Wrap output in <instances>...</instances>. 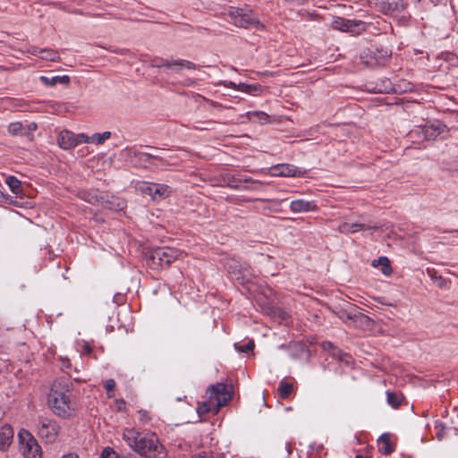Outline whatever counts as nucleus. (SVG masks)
Instances as JSON below:
<instances>
[{
  "label": "nucleus",
  "instance_id": "1",
  "mask_svg": "<svg viewBox=\"0 0 458 458\" xmlns=\"http://www.w3.org/2000/svg\"><path fill=\"white\" fill-rule=\"evenodd\" d=\"M123 438L132 450L146 458H165L166 455L164 446L154 434H142L134 428H125Z\"/></svg>",
  "mask_w": 458,
  "mask_h": 458
},
{
  "label": "nucleus",
  "instance_id": "2",
  "mask_svg": "<svg viewBox=\"0 0 458 458\" xmlns=\"http://www.w3.org/2000/svg\"><path fill=\"white\" fill-rule=\"evenodd\" d=\"M70 385L65 378L56 379L51 387L47 403L53 412L64 419L74 415L76 407L71 399Z\"/></svg>",
  "mask_w": 458,
  "mask_h": 458
},
{
  "label": "nucleus",
  "instance_id": "3",
  "mask_svg": "<svg viewBox=\"0 0 458 458\" xmlns=\"http://www.w3.org/2000/svg\"><path fill=\"white\" fill-rule=\"evenodd\" d=\"M207 396L208 400L199 403L197 408L199 417L210 411L216 414L221 407L226 405L232 399V393L227 390V386L225 383H217L208 387Z\"/></svg>",
  "mask_w": 458,
  "mask_h": 458
},
{
  "label": "nucleus",
  "instance_id": "4",
  "mask_svg": "<svg viewBox=\"0 0 458 458\" xmlns=\"http://www.w3.org/2000/svg\"><path fill=\"white\" fill-rule=\"evenodd\" d=\"M181 255V251L172 247H158L153 250L149 255L150 266L153 267H168L177 259Z\"/></svg>",
  "mask_w": 458,
  "mask_h": 458
},
{
  "label": "nucleus",
  "instance_id": "5",
  "mask_svg": "<svg viewBox=\"0 0 458 458\" xmlns=\"http://www.w3.org/2000/svg\"><path fill=\"white\" fill-rule=\"evenodd\" d=\"M230 21L237 27L257 28L259 21L251 10L230 7L228 11Z\"/></svg>",
  "mask_w": 458,
  "mask_h": 458
},
{
  "label": "nucleus",
  "instance_id": "6",
  "mask_svg": "<svg viewBox=\"0 0 458 458\" xmlns=\"http://www.w3.org/2000/svg\"><path fill=\"white\" fill-rule=\"evenodd\" d=\"M20 450L25 458H41V447L34 437L27 430L19 432Z\"/></svg>",
  "mask_w": 458,
  "mask_h": 458
},
{
  "label": "nucleus",
  "instance_id": "7",
  "mask_svg": "<svg viewBox=\"0 0 458 458\" xmlns=\"http://www.w3.org/2000/svg\"><path fill=\"white\" fill-rule=\"evenodd\" d=\"M58 423L47 417H38L37 422V433L39 437L45 439L47 442H54L60 431Z\"/></svg>",
  "mask_w": 458,
  "mask_h": 458
},
{
  "label": "nucleus",
  "instance_id": "8",
  "mask_svg": "<svg viewBox=\"0 0 458 458\" xmlns=\"http://www.w3.org/2000/svg\"><path fill=\"white\" fill-rule=\"evenodd\" d=\"M332 27L341 31L360 34L366 30V23L362 21L349 20L342 17H336L332 21Z\"/></svg>",
  "mask_w": 458,
  "mask_h": 458
},
{
  "label": "nucleus",
  "instance_id": "9",
  "mask_svg": "<svg viewBox=\"0 0 458 458\" xmlns=\"http://www.w3.org/2000/svg\"><path fill=\"white\" fill-rule=\"evenodd\" d=\"M127 156L129 157H137L140 161L147 162L152 165L158 166L157 164L154 163V161H158L160 163L161 166H166L173 165L171 162L167 160L168 157H171L170 156L165 155V151L162 150L161 155H154L150 153H143V152H138L134 148H127L126 149Z\"/></svg>",
  "mask_w": 458,
  "mask_h": 458
},
{
  "label": "nucleus",
  "instance_id": "10",
  "mask_svg": "<svg viewBox=\"0 0 458 458\" xmlns=\"http://www.w3.org/2000/svg\"><path fill=\"white\" fill-rule=\"evenodd\" d=\"M382 13L387 15L397 14L405 9L403 0H385L380 3Z\"/></svg>",
  "mask_w": 458,
  "mask_h": 458
},
{
  "label": "nucleus",
  "instance_id": "11",
  "mask_svg": "<svg viewBox=\"0 0 458 458\" xmlns=\"http://www.w3.org/2000/svg\"><path fill=\"white\" fill-rule=\"evenodd\" d=\"M13 439V429L8 424L0 426V450L5 452L8 450Z\"/></svg>",
  "mask_w": 458,
  "mask_h": 458
},
{
  "label": "nucleus",
  "instance_id": "12",
  "mask_svg": "<svg viewBox=\"0 0 458 458\" xmlns=\"http://www.w3.org/2000/svg\"><path fill=\"white\" fill-rule=\"evenodd\" d=\"M58 145L64 149H70L76 146L75 134L70 131H60L57 138Z\"/></svg>",
  "mask_w": 458,
  "mask_h": 458
},
{
  "label": "nucleus",
  "instance_id": "13",
  "mask_svg": "<svg viewBox=\"0 0 458 458\" xmlns=\"http://www.w3.org/2000/svg\"><path fill=\"white\" fill-rule=\"evenodd\" d=\"M275 171L276 175L286 177H299L304 174L300 168L289 164L279 165L275 168Z\"/></svg>",
  "mask_w": 458,
  "mask_h": 458
},
{
  "label": "nucleus",
  "instance_id": "14",
  "mask_svg": "<svg viewBox=\"0 0 458 458\" xmlns=\"http://www.w3.org/2000/svg\"><path fill=\"white\" fill-rule=\"evenodd\" d=\"M106 191H100L98 189H90L81 192V198L93 205H101Z\"/></svg>",
  "mask_w": 458,
  "mask_h": 458
},
{
  "label": "nucleus",
  "instance_id": "15",
  "mask_svg": "<svg viewBox=\"0 0 458 458\" xmlns=\"http://www.w3.org/2000/svg\"><path fill=\"white\" fill-rule=\"evenodd\" d=\"M290 208L294 213L314 211L317 206L314 201H308L304 199L293 200L290 204Z\"/></svg>",
  "mask_w": 458,
  "mask_h": 458
},
{
  "label": "nucleus",
  "instance_id": "16",
  "mask_svg": "<svg viewBox=\"0 0 458 458\" xmlns=\"http://www.w3.org/2000/svg\"><path fill=\"white\" fill-rule=\"evenodd\" d=\"M101 206L111 210H119L123 208L124 201L115 196L110 195L108 192H106V196L101 202Z\"/></svg>",
  "mask_w": 458,
  "mask_h": 458
},
{
  "label": "nucleus",
  "instance_id": "17",
  "mask_svg": "<svg viewBox=\"0 0 458 458\" xmlns=\"http://www.w3.org/2000/svg\"><path fill=\"white\" fill-rule=\"evenodd\" d=\"M374 228L373 226L365 225V224H359V223H342L339 225V231L342 233H356L361 230H369Z\"/></svg>",
  "mask_w": 458,
  "mask_h": 458
},
{
  "label": "nucleus",
  "instance_id": "18",
  "mask_svg": "<svg viewBox=\"0 0 458 458\" xmlns=\"http://www.w3.org/2000/svg\"><path fill=\"white\" fill-rule=\"evenodd\" d=\"M153 187V200L165 199L170 196L172 191L171 188L166 184L155 183Z\"/></svg>",
  "mask_w": 458,
  "mask_h": 458
},
{
  "label": "nucleus",
  "instance_id": "19",
  "mask_svg": "<svg viewBox=\"0 0 458 458\" xmlns=\"http://www.w3.org/2000/svg\"><path fill=\"white\" fill-rule=\"evenodd\" d=\"M169 69L174 70L175 72H180L182 69L194 70L196 64L191 61L184 59L171 60Z\"/></svg>",
  "mask_w": 458,
  "mask_h": 458
},
{
  "label": "nucleus",
  "instance_id": "20",
  "mask_svg": "<svg viewBox=\"0 0 458 458\" xmlns=\"http://www.w3.org/2000/svg\"><path fill=\"white\" fill-rule=\"evenodd\" d=\"M40 81L46 86H55L57 83L67 86L70 83V77L68 75L54 76L48 78L47 76H40Z\"/></svg>",
  "mask_w": 458,
  "mask_h": 458
},
{
  "label": "nucleus",
  "instance_id": "21",
  "mask_svg": "<svg viewBox=\"0 0 458 458\" xmlns=\"http://www.w3.org/2000/svg\"><path fill=\"white\" fill-rule=\"evenodd\" d=\"M372 266L374 267H381V271L385 276L391 275L393 271L390 265V261L386 257H380L377 259H374L372 261Z\"/></svg>",
  "mask_w": 458,
  "mask_h": 458
},
{
  "label": "nucleus",
  "instance_id": "22",
  "mask_svg": "<svg viewBox=\"0 0 458 458\" xmlns=\"http://www.w3.org/2000/svg\"><path fill=\"white\" fill-rule=\"evenodd\" d=\"M39 58L45 61L60 62L61 57L58 51L52 48H42Z\"/></svg>",
  "mask_w": 458,
  "mask_h": 458
},
{
  "label": "nucleus",
  "instance_id": "23",
  "mask_svg": "<svg viewBox=\"0 0 458 458\" xmlns=\"http://www.w3.org/2000/svg\"><path fill=\"white\" fill-rule=\"evenodd\" d=\"M293 390V384L281 380L278 386V394L282 399H287Z\"/></svg>",
  "mask_w": 458,
  "mask_h": 458
},
{
  "label": "nucleus",
  "instance_id": "24",
  "mask_svg": "<svg viewBox=\"0 0 458 458\" xmlns=\"http://www.w3.org/2000/svg\"><path fill=\"white\" fill-rule=\"evenodd\" d=\"M387 403L393 408H398L403 399V396L401 393L398 392H386Z\"/></svg>",
  "mask_w": 458,
  "mask_h": 458
},
{
  "label": "nucleus",
  "instance_id": "25",
  "mask_svg": "<svg viewBox=\"0 0 458 458\" xmlns=\"http://www.w3.org/2000/svg\"><path fill=\"white\" fill-rule=\"evenodd\" d=\"M6 184L9 186L11 191L16 195L21 193V182L15 176L10 175L5 179Z\"/></svg>",
  "mask_w": 458,
  "mask_h": 458
},
{
  "label": "nucleus",
  "instance_id": "26",
  "mask_svg": "<svg viewBox=\"0 0 458 458\" xmlns=\"http://www.w3.org/2000/svg\"><path fill=\"white\" fill-rule=\"evenodd\" d=\"M379 445V450L384 454H389L394 451V448L390 444L389 436L386 434L380 437Z\"/></svg>",
  "mask_w": 458,
  "mask_h": 458
},
{
  "label": "nucleus",
  "instance_id": "27",
  "mask_svg": "<svg viewBox=\"0 0 458 458\" xmlns=\"http://www.w3.org/2000/svg\"><path fill=\"white\" fill-rule=\"evenodd\" d=\"M111 132L104 131L103 133H95L90 136V143H94L97 145H102L106 140L110 139Z\"/></svg>",
  "mask_w": 458,
  "mask_h": 458
},
{
  "label": "nucleus",
  "instance_id": "28",
  "mask_svg": "<svg viewBox=\"0 0 458 458\" xmlns=\"http://www.w3.org/2000/svg\"><path fill=\"white\" fill-rule=\"evenodd\" d=\"M249 116L250 120H257L260 123H266L268 122L269 116L261 111H253L249 113Z\"/></svg>",
  "mask_w": 458,
  "mask_h": 458
},
{
  "label": "nucleus",
  "instance_id": "29",
  "mask_svg": "<svg viewBox=\"0 0 458 458\" xmlns=\"http://www.w3.org/2000/svg\"><path fill=\"white\" fill-rule=\"evenodd\" d=\"M228 185L229 187L235 189V190H252L254 187L245 186L240 184V182H237L236 175H233L228 179Z\"/></svg>",
  "mask_w": 458,
  "mask_h": 458
},
{
  "label": "nucleus",
  "instance_id": "30",
  "mask_svg": "<svg viewBox=\"0 0 458 458\" xmlns=\"http://www.w3.org/2000/svg\"><path fill=\"white\" fill-rule=\"evenodd\" d=\"M23 125L20 122L11 123L8 125L7 131L11 135H17L21 132Z\"/></svg>",
  "mask_w": 458,
  "mask_h": 458
},
{
  "label": "nucleus",
  "instance_id": "31",
  "mask_svg": "<svg viewBox=\"0 0 458 458\" xmlns=\"http://www.w3.org/2000/svg\"><path fill=\"white\" fill-rule=\"evenodd\" d=\"M255 344L253 340H250L246 344L240 345L239 344H235L234 347L238 352H249L254 349Z\"/></svg>",
  "mask_w": 458,
  "mask_h": 458
},
{
  "label": "nucleus",
  "instance_id": "32",
  "mask_svg": "<svg viewBox=\"0 0 458 458\" xmlns=\"http://www.w3.org/2000/svg\"><path fill=\"white\" fill-rule=\"evenodd\" d=\"M236 177H237V182H240V184H242V183H249L250 182L251 185H249V186L250 187H254L253 190H255L257 188L256 187L257 184H259V185L262 184L260 182L253 181L250 177L246 176V175H238Z\"/></svg>",
  "mask_w": 458,
  "mask_h": 458
},
{
  "label": "nucleus",
  "instance_id": "33",
  "mask_svg": "<svg viewBox=\"0 0 458 458\" xmlns=\"http://www.w3.org/2000/svg\"><path fill=\"white\" fill-rule=\"evenodd\" d=\"M153 185H155L154 182H142L140 186V190L147 195H149L151 198L153 197Z\"/></svg>",
  "mask_w": 458,
  "mask_h": 458
},
{
  "label": "nucleus",
  "instance_id": "34",
  "mask_svg": "<svg viewBox=\"0 0 458 458\" xmlns=\"http://www.w3.org/2000/svg\"><path fill=\"white\" fill-rule=\"evenodd\" d=\"M170 61L171 60L163 59V58H156L152 61V66L157 67V68H161V67L168 68L169 64H170Z\"/></svg>",
  "mask_w": 458,
  "mask_h": 458
},
{
  "label": "nucleus",
  "instance_id": "35",
  "mask_svg": "<svg viewBox=\"0 0 458 458\" xmlns=\"http://www.w3.org/2000/svg\"><path fill=\"white\" fill-rule=\"evenodd\" d=\"M105 389L106 390L107 392V396L109 398L113 397L114 394H113V391L115 387V381L114 379H107L106 382H105Z\"/></svg>",
  "mask_w": 458,
  "mask_h": 458
},
{
  "label": "nucleus",
  "instance_id": "36",
  "mask_svg": "<svg viewBox=\"0 0 458 458\" xmlns=\"http://www.w3.org/2000/svg\"><path fill=\"white\" fill-rule=\"evenodd\" d=\"M257 89L258 85H249L245 83H241L238 85V89L246 93H252Z\"/></svg>",
  "mask_w": 458,
  "mask_h": 458
},
{
  "label": "nucleus",
  "instance_id": "37",
  "mask_svg": "<svg viewBox=\"0 0 458 458\" xmlns=\"http://www.w3.org/2000/svg\"><path fill=\"white\" fill-rule=\"evenodd\" d=\"M76 146L80 143H90V136L85 133L75 134Z\"/></svg>",
  "mask_w": 458,
  "mask_h": 458
},
{
  "label": "nucleus",
  "instance_id": "38",
  "mask_svg": "<svg viewBox=\"0 0 458 458\" xmlns=\"http://www.w3.org/2000/svg\"><path fill=\"white\" fill-rule=\"evenodd\" d=\"M101 458H118V455L114 450L106 448L102 452Z\"/></svg>",
  "mask_w": 458,
  "mask_h": 458
},
{
  "label": "nucleus",
  "instance_id": "39",
  "mask_svg": "<svg viewBox=\"0 0 458 458\" xmlns=\"http://www.w3.org/2000/svg\"><path fill=\"white\" fill-rule=\"evenodd\" d=\"M114 406L118 411H125L126 410V403L124 402L123 399L115 400Z\"/></svg>",
  "mask_w": 458,
  "mask_h": 458
},
{
  "label": "nucleus",
  "instance_id": "40",
  "mask_svg": "<svg viewBox=\"0 0 458 458\" xmlns=\"http://www.w3.org/2000/svg\"><path fill=\"white\" fill-rule=\"evenodd\" d=\"M445 426L443 423L441 422H437L436 423V429L437 430V437L439 440H441L443 437H444V431H445Z\"/></svg>",
  "mask_w": 458,
  "mask_h": 458
},
{
  "label": "nucleus",
  "instance_id": "41",
  "mask_svg": "<svg viewBox=\"0 0 458 458\" xmlns=\"http://www.w3.org/2000/svg\"><path fill=\"white\" fill-rule=\"evenodd\" d=\"M41 49L42 48H39L36 46H30L28 48H27V52L32 55H36V56H38L40 55L41 54Z\"/></svg>",
  "mask_w": 458,
  "mask_h": 458
},
{
  "label": "nucleus",
  "instance_id": "42",
  "mask_svg": "<svg viewBox=\"0 0 458 458\" xmlns=\"http://www.w3.org/2000/svg\"><path fill=\"white\" fill-rule=\"evenodd\" d=\"M140 414V420L141 421H148L149 420V417L148 416V411L145 410L139 411Z\"/></svg>",
  "mask_w": 458,
  "mask_h": 458
},
{
  "label": "nucleus",
  "instance_id": "43",
  "mask_svg": "<svg viewBox=\"0 0 458 458\" xmlns=\"http://www.w3.org/2000/svg\"><path fill=\"white\" fill-rule=\"evenodd\" d=\"M322 348L324 350H330V349H333L334 348V345L331 342L329 341H324L321 344Z\"/></svg>",
  "mask_w": 458,
  "mask_h": 458
},
{
  "label": "nucleus",
  "instance_id": "44",
  "mask_svg": "<svg viewBox=\"0 0 458 458\" xmlns=\"http://www.w3.org/2000/svg\"><path fill=\"white\" fill-rule=\"evenodd\" d=\"M439 132H437L435 130L430 132V134L428 133V130L426 131V136L428 137V138H434L436 137Z\"/></svg>",
  "mask_w": 458,
  "mask_h": 458
},
{
  "label": "nucleus",
  "instance_id": "45",
  "mask_svg": "<svg viewBox=\"0 0 458 458\" xmlns=\"http://www.w3.org/2000/svg\"><path fill=\"white\" fill-rule=\"evenodd\" d=\"M357 317H360L361 318L366 319V320L369 319V318L367 316L363 315V314H360L359 316L354 315L353 317L348 315V318H350V319H353L354 318H357Z\"/></svg>",
  "mask_w": 458,
  "mask_h": 458
},
{
  "label": "nucleus",
  "instance_id": "46",
  "mask_svg": "<svg viewBox=\"0 0 458 458\" xmlns=\"http://www.w3.org/2000/svg\"><path fill=\"white\" fill-rule=\"evenodd\" d=\"M62 458H79V456L76 454H68L64 455Z\"/></svg>",
  "mask_w": 458,
  "mask_h": 458
},
{
  "label": "nucleus",
  "instance_id": "47",
  "mask_svg": "<svg viewBox=\"0 0 458 458\" xmlns=\"http://www.w3.org/2000/svg\"><path fill=\"white\" fill-rule=\"evenodd\" d=\"M63 366L65 368H70L71 367L70 360H63Z\"/></svg>",
  "mask_w": 458,
  "mask_h": 458
},
{
  "label": "nucleus",
  "instance_id": "48",
  "mask_svg": "<svg viewBox=\"0 0 458 458\" xmlns=\"http://www.w3.org/2000/svg\"><path fill=\"white\" fill-rule=\"evenodd\" d=\"M228 87L233 89H238V86L234 82L230 81Z\"/></svg>",
  "mask_w": 458,
  "mask_h": 458
},
{
  "label": "nucleus",
  "instance_id": "49",
  "mask_svg": "<svg viewBox=\"0 0 458 458\" xmlns=\"http://www.w3.org/2000/svg\"><path fill=\"white\" fill-rule=\"evenodd\" d=\"M192 458H210V457L206 454H199V455L193 456Z\"/></svg>",
  "mask_w": 458,
  "mask_h": 458
},
{
  "label": "nucleus",
  "instance_id": "50",
  "mask_svg": "<svg viewBox=\"0 0 458 458\" xmlns=\"http://www.w3.org/2000/svg\"><path fill=\"white\" fill-rule=\"evenodd\" d=\"M355 458H370V457H369V456H364V455H361V454H357V455L355 456Z\"/></svg>",
  "mask_w": 458,
  "mask_h": 458
},
{
  "label": "nucleus",
  "instance_id": "51",
  "mask_svg": "<svg viewBox=\"0 0 458 458\" xmlns=\"http://www.w3.org/2000/svg\"><path fill=\"white\" fill-rule=\"evenodd\" d=\"M36 128H37L36 123H31V124H30V129L35 130Z\"/></svg>",
  "mask_w": 458,
  "mask_h": 458
},
{
  "label": "nucleus",
  "instance_id": "52",
  "mask_svg": "<svg viewBox=\"0 0 458 458\" xmlns=\"http://www.w3.org/2000/svg\"><path fill=\"white\" fill-rule=\"evenodd\" d=\"M36 128H37L36 123H31V124H30V129L35 130Z\"/></svg>",
  "mask_w": 458,
  "mask_h": 458
},
{
  "label": "nucleus",
  "instance_id": "53",
  "mask_svg": "<svg viewBox=\"0 0 458 458\" xmlns=\"http://www.w3.org/2000/svg\"><path fill=\"white\" fill-rule=\"evenodd\" d=\"M90 351H91L90 347L87 346V347H86V352H89Z\"/></svg>",
  "mask_w": 458,
  "mask_h": 458
},
{
  "label": "nucleus",
  "instance_id": "54",
  "mask_svg": "<svg viewBox=\"0 0 458 458\" xmlns=\"http://www.w3.org/2000/svg\"><path fill=\"white\" fill-rule=\"evenodd\" d=\"M376 64V63H370L369 65L370 66H374Z\"/></svg>",
  "mask_w": 458,
  "mask_h": 458
}]
</instances>
